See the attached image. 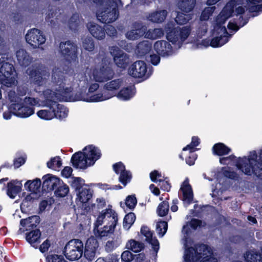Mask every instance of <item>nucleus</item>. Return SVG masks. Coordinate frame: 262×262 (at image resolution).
<instances>
[{
  "instance_id": "f257e3e1",
  "label": "nucleus",
  "mask_w": 262,
  "mask_h": 262,
  "mask_svg": "<svg viewBox=\"0 0 262 262\" xmlns=\"http://www.w3.org/2000/svg\"><path fill=\"white\" fill-rule=\"evenodd\" d=\"M234 1L228 3L221 13L212 21V31L215 37L212 39L210 45L213 47L222 46L228 41L229 36L223 25L233 12ZM203 43L206 47L209 45V41H203Z\"/></svg>"
},
{
  "instance_id": "f03ea898",
  "label": "nucleus",
  "mask_w": 262,
  "mask_h": 262,
  "mask_svg": "<svg viewBox=\"0 0 262 262\" xmlns=\"http://www.w3.org/2000/svg\"><path fill=\"white\" fill-rule=\"evenodd\" d=\"M43 96L46 109L39 111L37 114L38 116L45 120H51L54 117L59 119L65 118L68 114V110L62 104L58 103L55 94L50 90L44 91Z\"/></svg>"
},
{
  "instance_id": "7ed1b4c3",
  "label": "nucleus",
  "mask_w": 262,
  "mask_h": 262,
  "mask_svg": "<svg viewBox=\"0 0 262 262\" xmlns=\"http://www.w3.org/2000/svg\"><path fill=\"white\" fill-rule=\"evenodd\" d=\"M8 99L11 102L10 108L13 113L20 117H28L34 112L33 106L40 105V101L37 99L26 97L23 99L17 96L14 91L8 93Z\"/></svg>"
},
{
  "instance_id": "20e7f679",
  "label": "nucleus",
  "mask_w": 262,
  "mask_h": 262,
  "mask_svg": "<svg viewBox=\"0 0 262 262\" xmlns=\"http://www.w3.org/2000/svg\"><path fill=\"white\" fill-rule=\"evenodd\" d=\"M122 6L120 0H105L104 5L98 7L96 12L97 19L103 23L115 21L118 16V8Z\"/></svg>"
},
{
  "instance_id": "39448f33",
  "label": "nucleus",
  "mask_w": 262,
  "mask_h": 262,
  "mask_svg": "<svg viewBox=\"0 0 262 262\" xmlns=\"http://www.w3.org/2000/svg\"><path fill=\"white\" fill-rule=\"evenodd\" d=\"M185 262H217V259L212 256L210 248L205 245H200L195 248L190 247L185 251Z\"/></svg>"
},
{
  "instance_id": "423d86ee",
  "label": "nucleus",
  "mask_w": 262,
  "mask_h": 262,
  "mask_svg": "<svg viewBox=\"0 0 262 262\" xmlns=\"http://www.w3.org/2000/svg\"><path fill=\"white\" fill-rule=\"evenodd\" d=\"M258 160L255 151L251 152L248 159H244L240 160L237 164L238 169L243 172L251 175L254 173L257 177L262 179V150L259 155Z\"/></svg>"
},
{
  "instance_id": "0eeeda50",
  "label": "nucleus",
  "mask_w": 262,
  "mask_h": 262,
  "mask_svg": "<svg viewBox=\"0 0 262 262\" xmlns=\"http://www.w3.org/2000/svg\"><path fill=\"white\" fill-rule=\"evenodd\" d=\"M7 54L0 53V83L8 87L16 85L17 73L13 64L9 63Z\"/></svg>"
},
{
  "instance_id": "6e6552de",
  "label": "nucleus",
  "mask_w": 262,
  "mask_h": 262,
  "mask_svg": "<svg viewBox=\"0 0 262 262\" xmlns=\"http://www.w3.org/2000/svg\"><path fill=\"white\" fill-rule=\"evenodd\" d=\"M63 80V75L62 72L58 69L53 70L51 81L55 86L54 90L56 92L53 91L52 92L54 93L57 99L60 101H68L70 99L72 89L65 86Z\"/></svg>"
},
{
  "instance_id": "1a4fd4ad",
  "label": "nucleus",
  "mask_w": 262,
  "mask_h": 262,
  "mask_svg": "<svg viewBox=\"0 0 262 262\" xmlns=\"http://www.w3.org/2000/svg\"><path fill=\"white\" fill-rule=\"evenodd\" d=\"M174 27L173 22H168L165 27L167 33L166 38L173 44L180 47L183 42L189 36L191 32L190 27L185 26L182 28Z\"/></svg>"
},
{
  "instance_id": "9d476101",
  "label": "nucleus",
  "mask_w": 262,
  "mask_h": 262,
  "mask_svg": "<svg viewBox=\"0 0 262 262\" xmlns=\"http://www.w3.org/2000/svg\"><path fill=\"white\" fill-rule=\"evenodd\" d=\"M83 244L79 239L70 240L64 247V255L70 260H76L80 259L83 253Z\"/></svg>"
},
{
  "instance_id": "9b49d317",
  "label": "nucleus",
  "mask_w": 262,
  "mask_h": 262,
  "mask_svg": "<svg viewBox=\"0 0 262 262\" xmlns=\"http://www.w3.org/2000/svg\"><path fill=\"white\" fill-rule=\"evenodd\" d=\"M26 42L33 48H43L41 46L46 42V38L43 33L35 28L28 30L25 35Z\"/></svg>"
},
{
  "instance_id": "f8f14e48",
  "label": "nucleus",
  "mask_w": 262,
  "mask_h": 262,
  "mask_svg": "<svg viewBox=\"0 0 262 262\" xmlns=\"http://www.w3.org/2000/svg\"><path fill=\"white\" fill-rule=\"evenodd\" d=\"M92 76L97 82H102L113 78V72L111 67L107 64H102L92 70Z\"/></svg>"
},
{
  "instance_id": "ddd939ff",
  "label": "nucleus",
  "mask_w": 262,
  "mask_h": 262,
  "mask_svg": "<svg viewBox=\"0 0 262 262\" xmlns=\"http://www.w3.org/2000/svg\"><path fill=\"white\" fill-rule=\"evenodd\" d=\"M31 80L36 84L41 85L45 83L49 77V72L46 68H30L27 70Z\"/></svg>"
},
{
  "instance_id": "4468645a",
  "label": "nucleus",
  "mask_w": 262,
  "mask_h": 262,
  "mask_svg": "<svg viewBox=\"0 0 262 262\" xmlns=\"http://www.w3.org/2000/svg\"><path fill=\"white\" fill-rule=\"evenodd\" d=\"M117 221L118 217L116 212L111 209H107L102 211L98 215L96 226H99L104 224V225H114V226H116Z\"/></svg>"
},
{
  "instance_id": "2eb2a0df",
  "label": "nucleus",
  "mask_w": 262,
  "mask_h": 262,
  "mask_svg": "<svg viewBox=\"0 0 262 262\" xmlns=\"http://www.w3.org/2000/svg\"><path fill=\"white\" fill-rule=\"evenodd\" d=\"M77 46L72 42H61L59 45V52L67 60L71 61L76 57Z\"/></svg>"
},
{
  "instance_id": "dca6fc26",
  "label": "nucleus",
  "mask_w": 262,
  "mask_h": 262,
  "mask_svg": "<svg viewBox=\"0 0 262 262\" xmlns=\"http://www.w3.org/2000/svg\"><path fill=\"white\" fill-rule=\"evenodd\" d=\"M110 52L114 57L115 64L119 68H125L129 62V57L126 54L117 47H112L110 48Z\"/></svg>"
},
{
  "instance_id": "f3484780",
  "label": "nucleus",
  "mask_w": 262,
  "mask_h": 262,
  "mask_svg": "<svg viewBox=\"0 0 262 262\" xmlns=\"http://www.w3.org/2000/svg\"><path fill=\"white\" fill-rule=\"evenodd\" d=\"M147 72L145 63L143 61H137L128 69L130 75L135 78H141L144 76Z\"/></svg>"
},
{
  "instance_id": "a211bd4d",
  "label": "nucleus",
  "mask_w": 262,
  "mask_h": 262,
  "mask_svg": "<svg viewBox=\"0 0 262 262\" xmlns=\"http://www.w3.org/2000/svg\"><path fill=\"white\" fill-rule=\"evenodd\" d=\"M98 243L96 238L91 237L88 239L84 247V256L89 260H93L98 248Z\"/></svg>"
},
{
  "instance_id": "6ab92c4d",
  "label": "nucleus",
  "mask_w": 262,
  "mask_h": 262,
  "mask_svg": "<svg viewBox=\"0 0 262 262\" xmlns=\"http://www.w3.org/2000/svg\"><path fill=\"white\" fill-rule=\"evenodd\" d=\"M73 165L77 168L86 169L87 167L92 166L86 158L84 151H79L74 154L71 159Z\"/></svg>"
},
{
  "instance_id": "aec40b11",
  "label": "nucleus",
  "mask_w": 262,
  "mask_h": 262,
  "mask_svg": "<svg viewBox=\"0 0 262 262\" xmlns=\"http://www.w3.org/2000/svg\"><path fill=\"white\" fill-rule=\"evenodd\" d=\"M154 49L162 56H167L172 54L171 45L165 40H158L154 44Z\"/></svg>"
},
{
  "instance_id": "412c9836",
  "label": "nucleus",
  "mask_w": 262,
  "mask_h": 262,
  "mask_svg": "<svg viewBox=\"0 0 262 262\" xmlns=\"http://www.w3.org/2000/svg\"><path fill=\"white\" fill-rule=\"evenodd\" d=\"M83 150L91 165H93L101 155L100 150L93 145L86 146Z\"/></svg>"
},
{
  "instance_id": "4be33fe9",
  "label": "nucleus",
  "mask_w": 262,
  "mask_h": 262,
  "mask_svg": "<svg viewBox=\"0 0 262 262\" xmlns=\"http://www.w3.org/2000/svg\"><path fill=\"white\" fill-rule=\"evenodd\" d=\"M87 28L92 35L95 38L102 40L105 38V29L101 26L96 23L90 22L88 24Z\"/></svg>"
},
{
  "instance_id": "5701e85b",
  "label": "nucleus",
  "mask_w": 262,
  "mask_h": 262,
  "mask_svg": "<svg viewBox=\"0 0 262 262\" xmlns=\"http://www.w3.org/2000/svg\"><path fill=\"white\" fill-rule=\"evenodd\" d=\"M16 56L18 63L22 67H26L32 61V57L23 49H20L16 52Z\"/></svg>"
},
{
  "instance_id": "b1692460",
  "label": "nucleus",
  "mask_w": 262,
  "mask_h": 262,
  "mask_svg": "<svg viewBox=\"0 0 262 262\" xmlns=\"http://www.w3.org/2000/svg\"><path fill=\"white\" fill-rule=\"evenodd\" d=\"M183 193V200L188 204L191 203L193 200V192L188 179L185 180L180 189Z\"/></svg>"
},
{
  "instance_id": "393cba45",
  "label": "nucleus",
  "mask_w": 262,
  "mask_h": 262,
  "mask_svg": "<svg viewBox=\"0 0 262 262\" xmlns=\"http://www.w3.org/2000/svg\"><path fill=\"white\" fill-rule=\"evenodd\" d=\"M145 28L138 24L134 26L132 30L126 33V37L130 40L137 39L145 33Z\"/></svg>"
},
{
  "instance_id": "a878e982",
  "label": "nucleus",
  "mask_w": 262,
  "mask_h": 262,
  "mask_svg": "<svg viewBox=\"0 0 262 262\" xmlns=\"http://www.w3.org/2000/svg\"><path fill=\"white\" fill-rule=\"evenodd\" d=\"M167 15L166 10H158L149 13L147 16V19L152 23H161L165 19Z\"/></svg>"
},
{
  "instance_id": "bb28decb",
  "label": "nucleus",
  "mask_w": 262,
  "mask_h": 262,
  "mask_svg": "<svg viewBox=\"0 0 262 262\" xmlns=\"http://www.w3.org/2000/svg\"><path fill=\"white\" fill-rule=\"evenodd\" d=\"M244 257L246 262H262V248L261 252L255 249L247 251Z\"/></svg>"
},
{
  "instance_id": "cd10ccee",
  "label": "nucleus",
  "mask_w": 262,
  "mask_h": 262,
  "mask_svg": "<svg viewBox=\"0 0 262 262\" xmlns=\"http://www.w3.org/2000/svg\"><path fill=\"white\" fill-rule=\"evenodd\" d=\"M141 233L146 237L145 240L153 246L155 250L158 249L159 242L157 239L153 238L152 233L148 227L143 226L141 229Z\"/></svg>"
},
{
  "instance_id": "c85d7f7f",
  "label": "nucleus",
  "mask_w": 262,
  "mask_h": 262,
  "mask_svg": "<svg viewBox=\"0 0 262 262\" xmlns=\"http://www.w3.org/2000/svg\"><path fill=\"white\" fill-rule=\"evenodd\" d=\"M21 184L18 181H11L7 184V194L11 198L14 199L20 192Z\"/></svg>"
},
{
  "instance_id": "c756f323",
  "label": "nucleus",
  "mask_w": 262,
  "mask_h": 262,
  "mask_svg": "<svg viewBox=\"0 0 262 262\" xmlns=\"http://www.w3.org/2000/svg\"><path fill=\"white\" fill-rule=\"evenodd\" d=\"M43 186L49 190H53L60 183V180L55 176L48 174L43 178Z\"/></svg>"
},
{
  "instance_id": "7c9ffc66",
  "label": "nucleus",
  "mask_w": 262,
  "mask_h": 262,
  "mask_svg": "<svg viewBox=\"0 0 262 262\" xmlns=\"http://www.w3.org/2000/svg\"><path fill=\"white\" fill-rule=\"evenodd\" d=\"M39 222V217L37 215H34L21 220L20 221V225L25 228L26 230H29L36 227Z\"/></svg>"
},
{
  "instance_id": "2f4dec72",
  "label": "nucleus",
  "mask_w": 262,
  "mask_h": 262,
  "mask_svg": "<svg viewBox=\"0 0 262 262\" xmlns=\"http://www.w3.org/2000/svg\"><path fill=\"white\" fill-rule=\"evenodd\" d=\"M115 227L114 225H104L103 228L99 229L97 226V228L94 229L95 235L101 238L109 236L114 232Z\"/></svg>"
},
{
  "instance_id": "473e14b6",
  "label": "nucleus",
  "mask_w": 262,
  "mask_h": 262,
  "mask_svg": "<svg viewBox=\"0 0 262 262\" xmlns=\"http://www.w3.org/2000/svg\"><path fill=\"white\" fill-rule=\"evenodd\" d=\"M41 233L38 229H36L27 233L26 240L34 247L39 242Z\"/></svg>"
},
{
  "instance_id": "72a5a7b5",
  "label": "nucleus",
  "mask_w": 262,
  "mask_h": 262,
  "mask_svg": "<svg viewBox=\"0 0 262 262\" xmlns=\"http://www.w3.org/2000/svg\"><path fill=\"white\" fill-rule=\"evenodd\" d=\"M92 197V193L90 189L81 187L79 189L78 199L82 203H85Z\"/></svg>"
},
{
  "instance_id": "f704fd0d",
  "label": "nucleus",
  "mask_w": 262,
  "mask_h": 262,
  "mask_svg": "<svg viewBox=\"0 0 262 262\" xmlns=\"http://www.w3.org/2000/svg\"><path fill=\"white\" fill-rule=\"evenodd\" d=\"M195 2V0H183L178 3V7L183 12H189L194 8Z\"/></svg>"
},
{
  "instance_id": "c9c22d12",
  "label": "nucleus",
  "mask_w": 262,
  "mask_h": 262,
  "mask_svg": "<svg viewBox=\"0 0 262 262\" xmlns=\"http://www.w3.org/2000/svg\"><path fill=\"white\" fill-rule=\"evenodd\" d=\"M122 85V81L120 79H115L107 82L104 85V89L105 91L110 92L113 94L117 91L120 86Z\"/></svg>"
},
{
  "instance_id": "e433bc0d",
  "label": "nucleus",
  "mask_w": 262,
  "mask_h": 262,
  "mask_svg": "<svg viewBox=\"0 0 262 262\" xmlns=\"http://www.w3.org/2000/svg\"><path fill=\"white\" fill-rule=\"evenodd\" d=\"M135 93L134 87L129 86L122 89L118 93V97L123 100H128L132 98Z\"/></svg>"
},
{
  "instance_id": "4c0bfd02",
  "label": "nucleus",
  "mask_w": 262,
  "mask_h": 262,
  "mask_svg": "<svg viewBox=\"0 0 262 262\" xmlns=\"http://www.w3.org/2000/svg\"><path fill=\"white\" fill-rule=\"evenodd\" d=\"M41 185V181L39 179H36L32 182L28 181L25 184L27 189L33 193H37Z\"/></svg>"
},
{
  "instance_id": "58836bf2",
  "label": "nucleus",
  "mask_w": 262,
  "mask_h": 262,
  "mask_svg": "<svg viewBox=\"0 0 262 262\" xmlns=\"http://www.w3.org/2000/svg\"><path fill=\"white\" fill-rule=\"evenodd\" d=\"M144 245L142 243L136 241L134 239H130L128 241L126 245V248L131 250L135 252H139L143 248Z\"/></svg>"
},
{
  "instance_id": "ea45409f",
  "label": "nucleus",
  "mask_w": 262,
  "mask_h": 262,
  "mask_svg": "<svg viewBox=\"0 0 262 262\" xmlns=\"http://www.w3.org/2000/svg\"><path fill=\"white\" fill-rule=\"evenodd\" d=\"M151 48V44L148 41H143L140 42L137 46V52L140 56H143L148 53Z\"/></svg>"
},
{
  "instance_id": "a19ab883",
  "label": "nucleus",
  "mask_w": 262,
  "mask_h": 262,
  "mask_svg": "<svg viewBox=\"0 0 262 262\" xmlns=\"http://www.w3.org/2000/svg\"><path fill=\"white\" fill-rule=\"evenodd\" d=\"M213 151L214 154L222 156L228 154L230 151V149L224 144L219 143L213 146Z\"/></svg>"
},
{
  "instance_id": "79ce46f5",
  "label": "nucleus",
  "mask_w": 262,
  "mask_h": 262,
  "mask_svg": "<svg viewBox=\"0 0 262 262\" xmlns=\"http://www.w3.org/2000/svg\"><path fill=\"white\" fill-rule=\"evenodd\" d=\"M248 8L250 12L260 11L262 10V5L259 3L262 2V0H247Z\"/></svg>"
},
{
  "instance_id": "37998d69",
  "label": "nucleus",
  "mask_w": 262,
  "mask_h": 262,
  "mask_svg": "<svg viewBox=\"0 0 262 262\" xmlns=\"http://www.w3.org/2000/svg\"><path fill=\"white\" fill-rule=\"evenodd\" d=\"M163 31L160 28L150 29L145 33V37L147 38L155 39L163 35Z\"/></svg>"
},
{
  "instance_id": "c03bdc74",
  "label": "nucleus",
  "mask_w": 262,
  "mask_h": 262,
  "mask_svg": "<svg viewBox=\"0 0 262 262\" xmlns=\"http://www.w3.org/2000/svg\"><path fill=\"white\" fill-rule=\"evenodd\" d=\"M136 220V216L134 213L130 212L125 216L123 221V227L128 230L134 223Z\"/></svg>"
},
{
  "instance_id": "a18cd8bd",
  "label": "nucleus",
  "mask_w": 262,
  "mask_h": 262,
  "mask_svg": "<svg viewBox=\"0 0 262 262\" xmlns=\"http://www.w3.org/2000/svg\"><path fill=\"white\" fill-rule=\"evenodd\" d=\"M58 186L55 191L56 196L64 197L67 195L69 191V187L62 183H60L59 185H58Z\"/></svg>"
},
{
  "instance_id": "49530a36",
  "label": "nucleus",
  "mask_w": 262,
  "mask_h": 262,
  "mask_svg": "<svg viewBox=\"0 0 262 262\" xmlns=\"http://www.w3.org/2000/svg\"><path fill=\"white\" fill-rule=\"evenodd\" d=\"M169 211V204L167 202L163 201L158 207L157 213L160 216H165Z\"/></svg>"
},
{
  "instance_id": "de8ad7c7",
  "label": "nucleus",
  "mask_w": 262,
  "mask_h": 262,
  "mask_svg": "<svg viewBox=\"0 0 262 262\" xmlns=\"http://www.w3.org/2000/svg\"><path fill=\"white\" fill-rule=\"evenodd\" d=\"M58 11L59 10L56 7H51L49 8L46 17V20L52 23L53 18L58 17Z\"/></svg>"
},
{
  "instance_id": "09e8293b",
  "label": "nucleus",
  "mask_w": 262,
  "mask_h": 262,
  "mask_svg": "<svg viewBox=\"0 0 262 262\" xmlns=\"http://www.w3.org/2000/svg\"><path fill=\"white\" fill-rule=\"evenodd\" d=\"M79 15L77 14H74L69 21V28L72 30H77L79 26Z\"/></svg>"
},
{
  "instance_id": "8fccbe9b",
  "label": "nucleus",
  "mask_w": 262,
  "mask_h": 262,
  "mask_svg": "<svg viewBox=\"0 0 262 262\" xmlns=\"http://www.w3.org/2000/svg\"><path fill=\"white\" fill-rule=\"evenodd\" d=\"M192 18L191 14H185L184 13L178 14L176 17L175 21L180 25L186 24Z\"/></svg>"
},
{
  "instance_id": "3c124183",
  "label": "nucleus",
  "mask_w": 262,
  "mask_h": 262,
  "mask_svg": "<svg viewBox=\"0 0 262 262\" xmlns=\"http://www.w3.org/2000/svg\"><path fill=\"white\" fill-rule=\"evenodd\" d=\"M215 9V7H207L205 8L201 15L200 20L202 21L207 20L209 17L212 15Z\"/></svg>"
},
{
  "instance_id": "603ef678",
  "label": "nucleus",
  "mask_w": 262,
  "mask_h": 262,
  "mask_svg": "<svg viewBox=\"0 0 262 262\" xmlns=\"http://www.w3.org/2000/svg\"><path fill=\"white\" fill-rule=\"evenodd\" d=\"M62 163L60 158L59 157H55L51 159L47 163V166L50 168L56 169L61 166Z\"/></svg>"
},
{
  "instance_id": "864d4df0",
  "label": "nucleus",
  "mask_w": 262,
  "mask_h": 262,
  "mask_svg": "<svg viewBox=\"0 0 262 262\" xmlns=\"http://www.w3.org/2000/svg\"><path fill=\"white\" fill-rule=\"evenodd\" d=\"M167 230V223L166 222H159L157 225V231L160 236L162 237Z\"/></svg>"
},
{
  "instance_id": "5fc2aeb1",
  "label": "nucleus",
  "mask_w": 262,
  "mask_h": 262,
  "mask_svg": "<svg viewBox=\"0 0 262 262\" xmlns=\"http://www.w3.org/2000/svg\"><path fill=\"white\" fill-rule=\"evenodd\" d=\"M82 47L86 51H92L95 48L94 42L91 38H85L83 41Z\"/></svg>"
},
{
  "instance_id": "6e6d98bb",
  "label": "nucleus",
  "mask_w": 262,
  "mask_h": 262,
  "mask_svg": "<svg viewBox=\"0 0 262 262\" xmlns=\"http://www.w3.org/2000/svg\"><path fill=\"white\" fill-rule=\"evenodd\" d=\"M131 178L130 173L128 171L124 170L120 173L119 180L124 185H125L128 182L130 181Z\"/></svg>"
},
{
  "instance_id": "4d7b16f0",
  "label": "nucleus",
  "mask_w": 262,
  "mask_h": 262,
  "mask_svg": "<svg viewBox=\"0 0 262 262\" xmlns=\"http://www.w3.org/2000/svg\"><path fill=\"white\" fill-rule=\"evenodd\" d=\"M47 262H67L61 255H50L47 257Z\"/></svg>"
},
{
  "instance_id": "13d9d810",
  "label": "nucleus",
  "mask_w": 262,
  "mask_h": 262,
  "mask_svg": "<svg viewBox=\"0 0 262 262\" xmlns=\"http://www.w3.org/2000/svg\"><path fill=\"white\" fill-rule=\"evenodd\" d=\"M199 144V139L193 137L192 138L191 143L183 148V150H190L191 152L193 151V148Z\"/></svg>"
},
{
  "instance_id": "bf43d9fd",
  "label": "nucleus",
  "mask_w": 262,
  "mask_h": 262,
  "mask_svg": "<svg viewBox=\"0 0 262 262\" xmlns=\"http://www.w3.org/2000/svg\"><path fill=\"white\" fill-rule=\"evenodd\" d=\"M136 203V199L134 196H128L125 201L126 205L130 209L134 208Z\"/></svg>"
},
{
  "instance_id": "052dcab7",
  "label": "nucleus",
  "mask_w": 262,
  "mask_h": 262,
  "mask_svg": "<svg viewBox=\"0 0 262 262\" xmlns=\"http://www.w3.org/2000/svg\"><path fill=\"white\" fill-rule=\"evenodd\" d=\"M121 258L124 261H130L133 259V254L129 251H125L122 253Z\"/></svg>"
},
{
  "instance_id": "680f3d73",
  "label": "nucleus",
  "mask_w": 262,
  "mask_h": 262,
  "mask_svg": "<svg viewBox=\"0 0 262 262\" xmlns=\"http://www.w3.org/2000/svg\"><path fill=\"white\" fill-rule=\"evenodd\" d=\"M105 32L110 36H114L117 33V31L114 27L108 25L105 29Z\"/></svg>"
},
{
  "instance_id": "e2e57ef3",
  "label": "nucleus",
  "mask_w": 262,
  "mask_h": 262,
  "mask_svg": "<svg viewBox=\"0 0 262 262\" xmlns=\"http://www.w3.org/2000/svg\"><path fill=\"white\" fill-rule=\"evenodd\" d=\"M28 91V88L26 86H19L17 89V96L22 97L25 96Z\"/></svg>"
},
{
  "instance_id": "0e129e2a",
  "label": "nucleus",
  "mask_w": 262,
  "mask_h": 262,
  "mask_svg": "<svg viewBox=\"0 0 262 262\" xmlns=\"http://www.w3.org/2000/svg\"><path fill=\"white\" fill-rule=\"evenodd\" d=\"M73 169L71 167L67 166L61 171L62 176L66 178H69L72 173Z\"/></svg>"
},
{
  "instance_id": "69168bd1",
  "label": "nucleus",
  "mask_w": 262,
  "mask_h": 262,
  "mask_svg": "<svg viewBox=\"0 0 262 262\" xmlns=\"http://www.w3.org/2000/svg\"><path fill=\"white\" fill-rule=\"evenodd\" d=\"M113 168L117 173H119V172L121 173L125 170V167L121 163H118L114 164L113 165Z\"/></svg>"
},
{
  "instance_id": "338daca9",
  "label": "nucleus",
  "mask_w": 262,
  "mask_h": 262,
  "mask_svg": "<svg viewBox=\"0 0 262 262\" xmlns=\"http://www.w3.org/2000/svg\"><path fill=\"white\" fill-rule=\"evenodd\" d=\"M190 226L193 229H196L198 227L203 226L201 221L197 219H192L190 222Z\"/></svg>"
},
{
  "instance_id": "774afa93",
  "label": "nucleus",
  "mask_w": 262,
  "mask_h": 262,
  "mask_svg": "<svg viewBox=\"0 0 262 262\" xmlns=\"http://www.w3.org/2000/svg\"><path fill=\"white\" fill-rule=\"evenodd\" d=\"M50 242L48 239L45 241L40 246L39 249L41 252H45L47 251L50 246Z\"/></svg>"
}]
</instances>
